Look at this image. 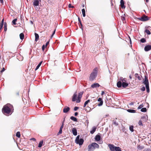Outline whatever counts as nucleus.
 Instances as JSON below:
<instances>
[{"instance_id":"20","label":"nucleus","mask_w":151,"mask_h":151,"mask_svg":"<svg viewBox=\"0 0 151 151\" xmlns=\"http://www.w3.org/2000/svg\"><path fill=\"white\" fill-rule=\"evenodd\" d=\"M35 41H37L39 39V35L36 33H35Z\"/></svg>"},{"instance_id":"23","label":"nucleus","mask_w":151,"mask_h":151,"mask_svg":"<svg viewBox=\"0 0 151 151\" xmlns=\"http://www.w3.org/2000/svg\"><path fill=\"white\" fill-rule=\"evenodd\" d=\"M70 119L74 122H77V119L73 116H71L70 117Z\"/></svg>"},{"instance_id":"50","label":"nucleus","mask_w":151,"mask_h":151,"mask_svg":"<svg viewBox=\"0 0 151 151\" xmlns=\"http://www.w3.org/2000/svg\"><path fill=\"white\" fill-rule=\"evenodd\" d=\"M5 70V69L4 68H3L2 69V70L1 71V73H2Z\"/></svg>"},{"instance_id":"58","label":"nucleus","mask_w":151,"mask_h":151,"mask_svg":"<svg viewBox=\"0 0 151 151\" xmlns=\"http://www.w3.org/2000/svg\"><path fill=\"white\" fill-rule=\"evenodd\" d=\"M78 115V113L77 112H75L74 114V115L75 116H76Z\"/></svg>"},{"instance_id":"30","label":"nucleus","mask_w":151,"mask_h":151,"mask_svg":"<svg viewBox=\"0 0 151 151\" xmlns=\"http://www.w3.org/2000/svg\"><path fill=\"white\" fill-rule=\"evenodd\" d=\"M90 101V100H88L86 101L85 102L84 104V107H85L86 106V105Z\"/></svg>"},{"instance_id":"53","label":"nucleus","mask_w":151,"mask_h":151,"mask_svg":"<svg viewBox=\"0 0 151 151\" xmlns=\"http://www.w3.org/2000/svg\"><path fill=\"white\" fill-rule=\"evenodd\" d=\"M3 26V25L2 24H0V29H1Z\"/></svg>"},{"instance_id":"64","label":"nucleus","mask_w":151,"mask_h":151,"mask_svg":"<svg viewBox=\"0 0 151 151\" xmlns=\"http://www.w3.org/2000/svg\"><path fill=\"white\" fill-rule=\"evenodd\" d=\"M64 122H62V124L61 125H62V126H64Z\"/></svg>"},{"instance_id":"57","label":"nucleus","mask_w":151,"mask_h":151,"mask_svg":"<svg viewBox=\"0 0 151 151\" xmlns=\"http://www.w3.org/2000/svg\"><path fill=\"white\" fill-rule=\"evenodd\" d=\"M105 93L104 91H102L101 92V95L103 96V95Z\"/></svg>"},{"instance_id":"51","label":"nucleus","mask_w":151,"mask_h":151,"mask_svg":"<svg viewBox=\"0 0 151 151\" xmlns=\"http://www.w3.org/2000/svg\"><path fill=\"white\" fill-rule=\"evenodd\" d=\"M45 49V46L44 45H43L42 47V50L43 51Z\"/></svg>"},{"instance_id":"39","label":"nucleus","mask_w":151,"mask_h":151,"mask_svg":"<svg viewBox=\"0 0 151 151\" xmlns=\"http://www.w3.org/2000/svg\"><path fill=\"white\" fill-rule=\"evenodd\" d=\"M140 90L142 91H144L145 90V86H143L140 88Z\"/></svg>"},{"instance_id":"22","label":"nucleus","mask_w":151,"mask_h":151,"mask_svg":"<svg viewBox=\"0 0 151 151\" xmlns=\"http://www.w3.org/2000/svg\"><path fill=\"white\" fill-rule=\"evenodd\" d=\"M83 94V91L81 92L80 93H79L78 94V98L81 99L82 97Z\"/></svg>"},{"instance_id":"45","label":"nucleus","mask_w":151,"mask_h":151,"mask_svg":"<svg viewBox=\"0 0 151 151\" xmlns=\"http://www.w3.org/2000/svg\"><path fill=\"white\" fill-rule=\"evenodd\" d=\"M62 129H60L59 132L58 133V134H60L62 133Z\"/></svg>"},{"instance_id":"12","label":"nucleus","mask_w":151,"mask_h":151,"mask_svg":"<svg viewBox=\"0 0 151 151\" xmlns=\"http://www.w3.org/2000/svg\"><path fill=\"white\" fill-rule=\"evenodd\" d=\"M98 101L99 102H100V103L98 104V106H101L103 105V101L102 100V99L101 98H99L98 100Z\"/></svg>"},{"instance_id":"9","label":"nucleus","mask_w":151,"mask_h":151,"mask_svg":"<svg viewBox=\"0 0 151 151\" xmlns=\"http://www.w3.org/2000/svg\"><path fill=\"white\" fill-rule=\"evenodd\" d=\"M77 96V91H76L73 94L72 99V101H75L76 100V98Z\"/></svg>"},{"instance_id":"61","label":"nucleus","mask_w":151,"mask_h":151,"mask_svg":"<svg viewBox=\"0 0 151 151\" xmlns=\"http://www.w3.org/2000/svg\"><path fill=\"white\" fill-rule=\"evenodd\" d=\"M78 22H79V23L80 22H81V21L80 20V18L79 17H78Z\"/></svg>"},{"instance_id":"10","label":"nucleus","mask_w":151,"mask_h":151,"mask_svg":"<svg viewBox=\"0 0 151 151\" xmlns=\"http://www.w3.org/2000/svg\"><path fill=\"white\" fill-rule=\"evenodd\" d=\"M70 110V108L69 107L67 106H65L63 108V112L64 113H67Z\"/></svg>"},{"instance_id":"14","label":"nucleus","mask_w":151,"mask_h":151,"mask_svg":"<svg viewBox=\"0 0 151 151\" xmlns=\"http://www.w3.org/2000/svg\"><path fill=\"white\" fill-rule=\"evenodd\" d=\"M151 49V45H148L145 46L144 50L145 51H148Z\"/></svg>"},{"instance_id":"49","label":"nucleus","mask_w":151,"mask_h":151,"mask_svg":"<svg viewBox=\"0 0 151 151\" xmlns=\"http://www.w3.org/2000/svg\"><path fill=\"white\" fill-rule=\"evenodd\" d=\"M68 7L69 8H73L74 7V6H71V4H69V5H68Z\"/></svg>"},{"instance_id":"35","label":"nucleus","mask_w":151,"mask_h":151,"mask_svg":"<svg viewBox=\"0 0 151 151\" xmlns=\"http://www.w3.org/2000/svg\"><path fill=\"white\" fill-rule=\"evenodd\" d=\"M147 91V93H149L150 92V89H149V85H147L146 86H145Z\"/></svg>"},{"instance_id":"11","label":"nucleus","mask_w":151,"mask_h":151,"mask_svg":"<svg viewBox=\"0 0 151 151\" xmlns=\"http://www.w3.org/2000/svg\"><path fill=\"white\" fill-rule=\"evenodd\" d=\"M91 145L92 146H93L95 149L96 148H99V145L95 142L92 143Z\"/></svg>"},{"instance_id":"8","label":"nucleus","mask_w":151,"mask_h":151,"mask_svg":"<svg viewBox=\"0 0 151 151\" xmlns=\"http://www.w3.org/2000/svg\"><path fill=\"white\" fill-rule=\"evenodd\" d=\"M143 83L145 85V86L149 85L147 76H145V79Z\"/></svg>"},{"instance_id":"32","label":"nucleus","mask_w":151,"mask_h":151,"mask_svg":"<svg viewBox=\"0 0 151 151\" xmlns=\"http://www.w3.org/2000/svg\"><path fill=\"white\" fill-rule=\"evenodd\" d=\"M147 109L146 108H142L141 109V111L142 112H145L147 111Z\"/></svg>"},{"instance_id":"31","label":"nucleus","mask_w":151,"mask_h":151,"mask_svg":"<svg viewBox=\"0 0 151 151\" xmlns=\"http://www.w3.org/2000/svg\"><path fill=\"white\" fill-rule=\"evenodd\" d=\"M145 32H146L147 35H150L151 34L150 31L147 29H146L145 30Z\"/></svg>"},{"instance_id":"26","label":"nucleus","mask_w":151,"mask_h":151,"mask_svg":"<svg viewBox=\"0 0 151 151\" xmlns=\"http://www.w3.org/2000/svg\"><path fill=\"white\" fill-rule=\"evenodd\" d=\"M43 144V141H41L39 143V144L38 145V147H41L42 146V144Z\"/></svg>"},{"instance_id":"43","label":"nucleus","mask_w":151,"mask_h":151,"mask_svg":"<svg viewBox=\"0 0 151 151\" xmlns=\"http://www.w3.org/2000/svg\"><path fill=\"white\" fill-rule=\"evenodd\" d=\"M81 99L78 98L77 99L76 101V103H79L81 102Z\"/></svg>"},{"instance_id":"1","label":"nucleus","mask_w":151,"mask_h":151,"mask_svg":"<svg viewBox=\"0 0 151 151\" xmlns=\"http://www.w3.org/2000/svg\"><path fill=\"white\" fill-rule=\"evenodd\" d=\"M118 81L117 83V86L118 87L120 88L122 86L125 88L128 86V84L127 82V79L126 78H123L122 77H120L119 78H118Z\"/></svg>"},{"instance_id":"28","label":"nucleus","mask_w":151,"mask_h":151,"mask_svg":"<svg viewBox=\"0 0 151 151\" xmlns=\"http://www.w3.org/2000/svg\"><path fill=\"white\" fill-rule=\"evenodd\" d=\"M82 12L83 14V17H85L86 16L85 10L84 9H83L82 10Z\"/></svg>"},{"instance_id":"52","label":"nucleus","mask_w":151,"mask_h":151,"mask_svg":"<svg viewBox=\"0 0 151 151\" xmlns=\"http://www.w3.org/2000/svg\"><path fill=\"white\" fill-rule=\"evenodd\" d=\"M55 30H55H55H54V32H53L52 33V36H51V37H52L53 36V35L55 34Z\"/></svg>"},{"instance_id":"56","label":"nucleus","mask_w":151,"mask_h":151,"mask_svg":"<svg viewBox=\"0 0 151 151\" xmlns=\"http://www.w3.org/2000/svg\"><path fill=\"white\" fill-rule=\"evenodd\" d=\"M4 19H3L2 21H1V23L0 24H2V25H3V24H4Z\"/></svg>"},{"instance_id":"41","label":"nucleus","mask_w":151,"mask_h":151,"mask_svg":"<svg viewBox=\"0 0 151 151\" xmlns=\"http://www.w3.org/2000/svg\"><path fill=\"white\" fill-rule=\"evenodd\" d=\"M138 124L140 126H143L142 121L141 120L139 121L138 122Z\"/></svg>"},{"instance_id":"37","label":"nucleus","mask_w":151,"mask_h":151,"mask_svg":"<svg viewBox=\"0 0 151 151\" xmlns=\"http://www.w3.org/2000/svg\"><path fill=\"white\" fill-rule=\"evenodd\" d=\"M17 19H14L12 21V22L15 25L16 24V21H17Z\"/></svg>"},{"instance_id":"19","label":"nucleus","mask_w":151,"mask_h":151,"mask_svg":"<svg viewBox=\"0 0 151 151\" xmlns=\"http://www.w3.org/2000/svg\"><path fill=\"white\" fill-rule=\"evenodd\" d=\"M96 127H93L92 128V129L90 131V133L91 134H93L94 133L96 129Z\"/></svg>"},{"instance_id":"6","label":"nucleus","mask_w":151,"mask_h":151,"mask_svg":"<svg viewBox=\"0 0 151 151\" xmlns=\"http://www.w3.org/2000/svg\"><path fill=\"white\" fill-rule=\"evenodd\" d=\"M41 2V0H34L33 1V5L35 6H38L40 2Z\"/></svg>"},{"instance_id":"36","label":"nucleus","mask_w":151,"mask_h":151,"mask_svg":"<svg viewBox=\"0 0 151 151\" xmlns=\"http://www.w3.org/2000/svg\"><path fill=\"white\" fill-rule=\"evenodd\" d=\"M140 41L142 43H144L146 42V40L145 38H142L140 40Z\"/></svg>"},{"instance_id":"63","label":"nucleus","mask_w":151,"mask_h":151,"mask_svg":"<svg viewBox=\"0 0 151 151\" xmlns=\"http://www.w3.org/2000/svg\"><path fill=\"white\" fill-rule=\"evenodd\" d=\"M0 1L1 3H3V0H0Z\"/></svg>"},{"instance_id":"4","label":"nucleus","mask_w":151,"mask_h":151,"mask_svg":"<svg viewBox=\"0 0 151 151\" xmlns=\"http://www.w3.org/2000/svg\"><path fill=\"white\" fill-rule=\"evenodd\" d=\"M137 19L141 21L144 22L149 20L148 17L145 15H144L140 18H137Z\"/></svg>"},{"instance_id":"2","label":"nucleus","mask_w":151,"mask_h":151,"mask_svg":"<svg viewBox=\"0 0 151 151\" xmlns=\"http://www.w3.org/2000/svg\"><path fill=\"white\" fill-rule=\"evenodd\" d=\"M2 112L4 114H9L11 112V109L9 107L6 105L2 108Z\"/></svg>"},{"instance_id":"13","label":"nucleus","mask_w":151,"mask_h":151,"mask_svg":"<svg viewBox=\"0 0 151 151\" xmlns=\"http://www.w3.org/2000/svg\"><path fill=\"white\" fill-rule=\"evenodd\" d=\"M88 151H93L95 149L93 146H92L91 144L88 145Z\"/></svg>"},{"instance_id":"24","label":"nucleus","mask_w":151,"mask_h":151,"mask_svg":"<svg viewBox=\"0 0 151 151\" xmlns=\"http://www.w3.org/2000/svg\"><path fill=\"white\" fill-rule=\"evenodd\" d=\"M20 38L21 40H23L24 37V34L22 33L20 34L19 35Z\"/></svg>"},{"instance_id":"7","label":"nucleus","mask_w":151,"mask_h":151,"mask_svg":"<svg viewBox=\"0 0 151 151\" xmlns=\"http://www.w3.org/2000/svg\"><path fill=\"white\" fill-rule=\"evenodd\" d=\"M108 146L111 151H114L116 146L113 145L109 144Z\"/></svg>"},{"instance_id":"54","label":"nucleus","mask_w":151,"mask_h":151,"mask_svg":"<svg viewBox=\"0 0 151 151\" xmlns=\"http://www.w3.org/2000/svg\"><path fill=\"white\" fill-rule=\"evenodd\" d=\"M30 140H32L33 141H36V139L35 138H33L30 139Z\"/></svg>"},{"instance_id":"21","label":"nucleus","mask_w":151,"mask_h":151,"mask_svg":"<svg viewBox=\"0 0 151 151\" xmlns=\"http://www.w3.org/2000/svg\"><path fill=\"white\" fill-rule=\"evenodd\" d=\"M127 111L131 113H135L136 112L135 110L131 109H128L127 110Z\"/></svg>"},{"instance_id":"44","label":"nucleus","mask_w":151,"mask_h":151,"mask_svg":"<svg viewBox=\"0 0 151 151\" xmlns=\"http://www.w3.org/2000/svg\"><path fill=\"white\" fill-rule=\"evenodd\" d=\"M78 109L79 107H78L75 106L74 108V110L75 111H76Z\"/></svg>"},{"instance_id":"59","label":"nucleus","mask_w":151,"mask_h":151,"mask_svg":"<svg viewBox=\"0 0 151 151\" xmlns=\"http://www.w3.org/2000/svg\"><path fill=\"white\" fill-rule=\"evenodd\" d=\"M134 104V103H133V102H131V103H130V104H129V105H133Z\"/></svg>"},{"instance_id":"55","label":"nucleus","mask_w":151,"mask_h":151,"mask_svg":"<svg viewBox=\"0 0 151 151\" xmlns=\"http://www.w3.org/2000/svg\"><path fill=\"white\" fill-rule=\"evenodd\" d=\"M141 77L140 76H138L137 78L139 80H141V78L142 77V76H141Z\"/></svg>"},{"instance_id":"47","label":"nucleus","mask_w":151,"mask_h":151,"mask_svg":"<svg viewBox=\"0 0 151 151\" xmlns=\"http://www.w3.org/2000/svg\"><path fill=\"white\" fill-rule=\"evenodd\" d=\"M143 151H151V149H145Z\"/></svg>"},{"instance_id":"16","label":"nucleus","mask_w":151,"mask_h":151,"mask_svg":"<svg viewBox=\"0 0 151 151\" xmlns=\"http://www.w3.org/2000/svg\"><path fill=\"white\" fill-rule=\"evenodd\" d=\"M95 139L97 141H99L101 139V136L100 134H98L96 135L95 137Z\"/></svg>"},{"instance_id":"17","label":"nucleus","mask_w":151,"mask_h":151,"mask_svg":"<svg viewBox=\"0 0 151 151\" xmlns=\"http://www.w3.org/2000/svg\"><path fill=\"white\" fill-rule=\"evenodd\" d=\"M72 132L73 134L75 135L76 136L77 134V130L76 128H74L72 129Z\"/></svg>"},{"instance_id":"38","label":"nucleus","mask_w":151,"mask_h":151,"mask_svg":"<svg viewBox=\"0 0 151 151\" xmlns=\"http://www.w3.org/2000/svg\"><path fill=\"white\" fill-rule=\"evenodd\" d=\"M143 104H142L140 105L138 107L137 109H142L143 107Z\"/></svg>"},{"instance_id":"60","label":"nucleus","mask_w":151,"mask_h":151,"mask_svg":"<svg viewBox=\"0 0 151 151\" xmlns=\"http://www.w3.org/2000/svg\"><path fill=\"white\" fill-rule=\"evenodd\" d=\"M49 42H46V45H45L46 47L49 44Z\"/></svg>"},{"instance_id":"34","label":"nucleus","mask_w":151,"mask_h":151,"mask_svg":"<svg viewBox=\"0 0 151 151\" xmlns=\"http://www.w3.org/2000/svg\"><path fill=\"white\" fill-rule=\"evenodd\" d=\"M16 136L18 138H19L20 137V132H17L16 134Z\"/></svg>"},{"instance_id":"15","label":"nucleus","mask_w":151,"mask_h":151,"mask_svg":"<svg viewBox=\"0 0 151 151\" xmlns=\"http://www.w3.org/2000/svg\"><path fill=\"white\" fill-rule=\"evenodd\" d=\"M100 85L99 84L97 83H94L91 85V87L92 88H95L96 87H99Z\"/></svg>"},{"instance_id":"5","label":"nucleus","mask_w":151,"mask_h":151,"mask_svg":"<svg viewBox=\"0 0 151 151\" xmlns=\"http://www.w3.org/2000/svg\"><path fill=\"white\" fill-rule=\"evenodd\" d=\"M98 68H95L91 74L90 76H97L98 74Z\"/></svg>"},{"instance_id":"48","label":"nucleus","mask_w":151,"mask_h":151,"mask_svg":"<svg viewBox=\"0 0 151 151\" xmlns=\"http://www.w3.org/2000/svg\"><path fill=\"white\" fill-rule=\"evenodd\" d=\"M78 24H79V25H80L81 26V27H80V28H81V29H82V30H83V28H82V23H81V22H79V23H78Z\"/></svg>"},{"instance_id":"27","label":"nucleus","mask_w":151,"mask_h":151,"mask_svg":"<svg viewBox=\"0 0 151 151\" xmlns=\"http://www.w3.org/2000/svg\"><path fill=\"white\" fill-rule=\"evenodd\" d=\"M42 61L39 63L38 64V65L37 66V67L35 69V70H37L40 67L41 65V64L42 63Z\"/></svg>"},{"instance_id":"25","label":"nucleus","mask_w":151,"mask_h":151,"mask_svg":"<svg viewBox=\"0 0 151 151\" xmlns=\"http://www.w3.org/2000/svg\"><path fill=\"white\" fill-rule=\"evenodd\" d=\"M96 76H90L89 80L91 81H93L95 79Z\"/></svg>"},{"instance_id":"29","label":"nucleus","mask_w":151,"mask_h":151,"mask_svg":"<svg viewBox=\"0 0 151 151\" xmlns=\"http://www.w3.org/2000/svg\"><path fill=\"white\" fill-rule=\"evenodd\" d=\"M115 151H122L121 148L119 147H116L115 148Z\"/></svg>"},{"instance_id":"3","label":"nucleus","mask_w":151,"mask_h":151,"mask_svg":"<svg viewBox=\"0 0 151 151\" xmlns=\"http://www.w3.org/2000/svg\"><path fill=\"white\" fill-rule=\"evenodd\" d=\"M84 142V140L83 138L80 139V135H78L76 137L75 139V142L80 145H83Z\"/></svg>"},{"instance_id":"18","label":"nucleus","mask_w":151,"mask_h":151,"mask_svg":"<svg viewBox=\"0 0 151 151\" xmlns=\"http://www.w3.org/2000/svg\"><path fill=\"white\" fill-rule=\"evenodd\" d=\"M124 0H121L120 5L122 9H124L125 8V6H124Z\"/></svg>"},{"instance_id":"42","label":"nucleus","mask_w":151,"mask_h":151,"mask_svg":"<svg viewBox=\"0 0 151 151\" xmlns=\"http://www.w3.org/2000/svg\"><path fill=\"white\" fill-rule=\"evenodd\" d=\"M113 124L115 125L116 126H117L118 125V122H116V121L114 120L113 121Z\"/></svg>"},{"instance_id":"33","label":"nucleus","mask_w":151,"mask_h":151,"mask_svg":"<svg viewBox=\"0 0 151 151\" xmlns=\"http://www.w3.org/2000/svg\"><path fill=\"white\" fill-rule=\"evenodd\" d=\"M134 127L133 126H131L129 127V130L131 132H133L134 131L133 129Z\"/></svg>"},{"instance_id":"40","label":"nucleus","mask_w":151,"mask_h":151,"mask_svg":"<svg viewBox=\"0 0 151 151\" xmlns=\"http://www.w3.org/2000/svg\"><path fill=\"white\" fill-rule=\"evenodd\" d=\"M146 117L147 118V116H142L141 117V119H145V121H146L147 120Z\"/></svg>"},{"instance_id":"62","label":"nucleus","mask_w":151,"mask_h":151,"mask_svg":"<svg viewBox=\"0 0 151 151\" xmlns=\"http://www.w3.org/2000/svg\"><path fill=\"white\" fill-rule=\"evenodd\" d=\"M63 127V126L61 125L60 127V129H62Z\"/></svg>"},{"instance_id":"46","label":"nucleus","mask_w":151,"mask_h":151,"mask_svg":"<svg viewBox=\"0 0 151 151\" xmlns=\"http://www.w3.org/2000/svg\"><path fill=\"white\" fill-rule=\"evenodd\" d=\"M4 31H6L7 30V27L6 25V24H4Z\"/></svg>"}]
</instances>
